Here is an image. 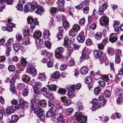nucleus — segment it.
Masks as SVG:
<instances>
[{"mask_svg":"<svg viewBox=\"0 0 123 123\" xmlns=\"http://www.w3.org/2000/svg\"><path fill=\"white\" fill-rule=\"evenodd\" d=\"M44 37L45 38H48L49 37L50 35V34L49 32V31L48 30L46 31L44 34Z\"/></svg>","mask_w":123,"mask_h":123,"instance_id":"nucleus-53","label":"nucleus"},{"mask_svg":"<svg viewBox=\"0 0 123 123\" xmlns=\"http://www.w3.org/2000/svg\"><path fill=\"white\" fill-rule=\"evenodd\" d=\"M83 115L82 113L80 111H78L75 113L74 116H75L76 118L77 119L78 117H80L82 116Z\"/></svg>","mask_w":123,"mask_h":123,"instance_id":"nucleus-35","label":"nucleus"},{"mask_svg":"<svg viewBox=\"0 0 123 123\" xmlns=\"http://www.w3.org/2000/svg\"><path fill=\"white\" fill-rule=\"evenodd\" d=\"M89 11V8L88 7H84L83 9V11L84 13L86 14L88 13Z\"/></svg>","mask_w":123,"mask_h":123,"instance_id":"nucleus-49","label":"nucleus"},{"mask_svg":"<svg viewBox=\"0 0 123 123\" xmlns=\"http://www.w3.org/2000/svg\"><path fill=\"white\" fill-rule=\"evenodd\" d=\"M5 46L7 47L6 51L10 52L11 50V47L10 45H8L7 44H5Z\"/></svg>","mask_w":123,"mask_h":123,"instance_id":"nucleus-55","label":"nucleus"},{"mask_svg":"<svg viewBox=\"0 0 123 123\" xmlns=\"http://www.w3.org/2000/svg\"><path fill=\"white\" fill-rule=\"evenodd\" d=\"M29 32V28L27 26H26L24 30V34L26 35H27Z\"/></svg>","mask_w":123,"mask_h":123,"instance_id":"nucleus-52","label":"nucleus"},{"mask_svg":"<svg viewBox=\"0 0 123 123\" xmlns=\"http://www.w3.org/2000/svg\"><path fill=\"white\" fill-rule=\"evenodd\" d=\"M92 77H87L85 80V81L86 84L90 83L92 81Z\"/></svg>","mask_w":123,"mask_h":123,"instance_id":"nucleus-41","label":"nucleus"},{"mask_svg":"<svg viewBox=\"0 0 123 123\" xmlns=\"http://www.w3.org/2000/svg\"><path fill=\"white\" fill-rule=\"evenodd\" d=\"M29 91L27 89H24L22 91V94L24 96H26L28 94Z\"/></svg>","mask_w":123,"mask_h":123,"instance_id":"nucleus-51","label":"nucleus"},{"mask_svg":"<svg viewBox=\"0 0 123 123\" xmlns=\"http://www.w3.org/2000/svg\"><path fill=\"white\" fill-rule=\"evenodd\" d=\"M123 102V99L121 97H118L117 100V102L118 104H120Z\"/></svg>","mask_w":123,"mask_h":123,"instance_id":"nucleus-54","label":"nucleus"},{"mask_svg":"<svg viewBox=\"0 0 123 123\" xmlns=\"http://www.w3.org/2000/svg\"><path fill=\"white\" fill-rule=\"evenodd\" d=\"M41 32L39 31H37L33 34L34 37L35 38H38L40 37L42 35Z\"/></svg>","mask_w":123,"mask_h":123,"instance_id":"nucleus-22","label":"nucleus"},{"mask_svg":"<svg viewBox=\"0 0 123 123\" xmlns=\"http://www.w3.org/2000/svg\"><path fill=\"white\" fill-rule=\"evenodd\" d=\"M101 89L99 87H97L95 88L94 89V92L96 95H97L100 91Z\"/></svg>","mask_w":123,"mask_h":123,"instance_id":"nucleus-44","label":"nucleus"},{"mask_svg":"<svg viewBox=\"0 0 123 123\" xmlns=\"http://www.w3.org/2000/svg\"><path fill=\"white\" fill-rule=\"evenodd\" d=\"M27 72L28 73L31 74L35 76L37 74V71L36 69L33 67H29L28 68Z\"/></svg>","mask_w":123,"mask_h":123,"instance_id":"nucleus-6","label":"nucleus"},{"mask_svg":"<svg viewBox=\"0 0 123 123\" xmlns=\"http://www.w3.org/2000/svg\"><path fill=\"white\" fill-rule=\"evenodd\" d=\"M45 46L49 49H50L51 46V43L48 41H46L45 42Z\"/></svg>","mask_w":123,"mask_h":123,"instance_id":"nucleus-38","label":"nucleus"},{"mask_svg":"<svg viewBox=\"0 0 123 123\" xmlns=\"http://www.w3.org/2000/svg\"><path fill=\"white\" fill-rule=\"evenodd\" d=\"M73 110L71 108H69L66 110V114L68 115H70L73 112Z\"/></svg>","mask_w":123,"mask_h":123,"instance_id":"nucleus-42","label":"nucleus"},{"mask_svg":"<svg viewBox=\"0 0 123 123\" xmlns=\"http://www.w3.org/2000/svg\"><path fill=\"white\" fill-rule=\"evenodd\" d=\"M62 29L61 27L60 26L59 28V33L57 34L56 36L57 37L58 40H60L62 39Z\"/></svg>","mask_w":123,"mask_h":123,"instance_id":"nucleus-32","label":"nucleus"},{"mask_svg":"<svg viewBox=\"0 0 123 123\" xmlns=\"http://www.w3.org/2000/svg\"><path fill=\"white\" fill-rule=\"evenodd\" d=\"M43 43V40L40 39H37L36 40V43L37 45H41Z\"/></svg>","mask_w":123,"mask_h":123,"instance_id":"nucleus-46","label":"nucleus"},{"mask_svg":"<svg viewBox=\"0 0 123 123\" xmlns=\"http://www.w3.org/2000/svg\"><path fill=\"white\" fill-rule=\"evenodd\" d=\"M55 57L61 58L62 57V47L58 48L55 50Z\"/></svg>","mask_w":123,"mask_h":123,"instance_id":"nucleus-10","label":"nucleus"},{"mask_svg":"<svg viewBox=\"0 0 123 123\" xmlns=\"http://www.w3.org/2000/svg\"><path fill=\"white\" fill-rule=\"evenodd\" d=\"M81 86L80 84L78 83L76 85H68L66 86V88L68 90V94L70 98H73L74 96L73 91L76 89H80Z\"/></svg>","mask_w":123,"mask_h":123,"instance_id":"nucleus-4","label":"nucleus"},{"mask_svg":"<svg viewBox=\"0 0 123 123\" xmlns=\"http://www.w3.org/2000/svg\"><path fill=\"white\" fill-rule=\"evenodd\" d=\"M22 43L24 45H26L30 44L29 38L27 37L25 38L22 41Z\"/></svg>","mask_w":123,"mask_h":123,"instance_id":"nucleus-18","label":"nucleus"},{"mask_svg":"<svg viewBox=\"0 0 123 123\" xmlns=\"http://www.w3.org/2000/svg\"><path fill=\"white\" fill-rule=\"evenodd\" d=\"M91 50L86 47H85L83 49L82 53L83 54H86L88 55L90 54L91 52Z\"/></svg>","mask_w":123,"mask_h":123,"instance_id":"nucleus-23","label":"nucleus"},{"mask_svg":"<svg viewBox=\"0 0 123 123\" xmlns=\"http://www.w3.org/2000/svg\"><path fill=\"white\" fill-rule=\"evenodd\" d=\"M100 21V24L102 25H107L109 23V19L107 16L102 17Z\"/></svg>","mask_w":123,"mask_h":123,"instance_id":"nucleus-7","label":"nucleus"},{"mask_svg":"<svg viewBox=\"0 0 123 123\" xmlns=\"http://www.w3.org/2000/svg\"><path fill=\"white\" fill-rule=\"evenodd\" d=\"M120 55H119L118 54H117L116 55L115 60V61L116 62L118 63L120 61L121 59Z\"/></svg>","mask_w":123,"mask_h":123,"instance_id":"nucleus-43","label":"nucleus"},{"mask_svg":"<svg viewBox=\"0 0 123 123\" xmlns=\"http://www.w3.org/2000/svg\"><path fill=\"white\" fill-rule=\"evenodd\" d=\"M54 114L53 112L49 110L48 111L46 114V116L47 117H51Z\"/></svg>","mask_w":123,"mask_h":123,"instance_id":"nucleus-40","label":"nucleus"},{"mask_svg":"<svg viewBox=\"0 0 123 123\" xmlns=\"http://www.w3.org/2000/svg\"><path fill=\"white\" fill-rule=\"evenodd\" d=\"M57 109V107L56 106L53 105L51 107L50 109L49 110L52 112H53L54 113H55Z\"/></svg>","mask_w":123,"mask_h":123,"instance_id":"nucleus-47","label":"nucleus"},{"mask_svg":"<svg viewBox=\"0 0 123 123\" xmlns=\"http://www.w3.org/2000/svg\"><path fill=\"white\" fill-rule=\"evenodd\" d=\"M88 71V69L86 67H82L80 69V73L83 75H85L87 74Z\"/></svg>","mask_w":123,"mask_h":123,"instance_id":"nucleus-16","label":"nucleus"},{"mask_svg":"<svg viewBox=\"0 0 123 123\" xmlns=\"http://www.w3.org/2000/svg\"><path fill=\"white\" fill-rule=\"evenodd\" d=\"M36 8H37V9L35 12L38 14H40L44 11L43 8L40 6H38L37 3L35 1H33L31 5L30 2L27 3L24 8V11L25 13L28 11L33 12Z\"/></svg>","mask_w":123,"mask_h":123,"instance_id":"nucleus-2","label":"nucleus"},{"mask_svg":"<svg viewBox=\"0 0 123 123\" xmlns=\"http://www.w3.org/2000/svg\"><path fill=\"white\" fill-rule=\"evenodd\" d=\"M103 10V9L101 7H100L98 10V13L100 15H101L104 12Z\"/></svg>","mask_w":123,"mask_h":123,"instance_id":"nucleus-62","label":"nucleus"},{"mask_svg":"<svg viewBox=\"0 0 123 123\" xmlns=\"http://www.w3.org/2000/svg\"><path fill=\"white\" fill-rule=\"evenodd\" d=\"M80 28V27L78 25L75 24L73 26V29L76 31H79Z\"/></svg>","mask_w":123,"mask_h":123,"instance_id":"nucleus-34","label":"nucleus"},{"mask_svg":"<svg viewBox=\"0 0 123 123\" xmlns=\"http://www.w3.org/2000/svg\"><path fill=\"white\" fill-rule=\"evenodd\" d=\"M25 86V84L23 83H19L18 85L19 89H21Z\"/></svg>","mask_w":123,"mask_h":123,"instance_id":"nucleus-64","label":"nucleus"},{"mask_svg":"<svg viewBox=\"0 0 123 123\" xmlns=\"http://www.w3.org/2000/svg\"><path fill=\"white\" fill-rule=\"evenodd\" d=\"M77 31L74 30L73 29L70 30L69 32V35L73 36L74 37L77 34Z\"/></svg>","mask_w":123,"mask_h":123,"instance_id":"nucleus-29","label":"nucleus"},{"mask_svg":"<svg viewBox=\"0 0 123 123\" xmlns=\"http://www.w3.org/2000/svg\"><path fill=\"white\" fill-rule=\"evenodd\" d=\"M89 58L88 55L82 53V56L80 58V60L81 61H83L86 59H87Z\"/></svg>","mask_w":123,"mask_h":123,"instance_id":"nucleus-28","label":"nucleus"},{"mask_svg":"<svg viewBox=\"0 0 123 123\" xmlns=\"http://www.w3.org/2000/svg\"><path fill=\"white\" fill-rule=\"evenodd\" d=\"M40 104L42 107H45L47 105L46 102L45 100H41L40 102Z\"/></svg>","mask_w":123,"mask_h":123,"instance_id":"nucleus-37","label":"nucleus"},{"mask_svg":"<svg viewBox=\"0 0 123 123\" xmlns=\"http://www.w3.org/2000/svg\"><path fill=\"white\" fill-rule=\"evenodd\" d=\"M14 111V109L13 108L11 107H8L6 110V113L9 114H11Z\"/></svg>","mask_w":123,"mask_h":123,"instance_id":"nucleus-25","label":"nucleus"},{"mask_svg":"<svg viewBox=\"0 0 123 123\" xmlns=\"http://www.w3.org/2000/svg\"><path fill=\"white\" fill-rule=\"evenodd\" d=\"M90 74L92 75L93 76H97L99 75L100 76H102V77H108V76L105 75H101L100 74V72L99 71L95 73L93 71H92L90 73Z\"/></svg>","mask_w":123,"mask_h":123,"instance_id":"nucleus-14","label":"nucleus"},{"mask_svg":"<svg viewBox=\"0 0 123 123\" xmlns=\"http://www.w3.org/2000/svg\"><path fill=\"white\" fill-rule=\"evenodd\" d=\"M77 39L78 41L81 42H83L85 40V37L84 32L82 31L78 35Z\"/></svg>","mask_w":123,"mask_h":123,"instance_id":"nucleus-8","label":"nucleus"},{"mask_svg":"<svg viewBox=\"0 0 123 123\" xmlns=\"http://www.w3.org/2000/svg\"><path fill=\"white\" fill-rule=\"evenodd\" d=\"M117 93L118 95L120 96L123 95V91L122 89H119L117 92Z\"/></svg>","mask_w":123,"mask_h":123,"instance_id":"nucleus-58","label":"nucleus"},{"mask_svg":"<svg viewBox=\"0 0 123 123\" xmlns=\"http://www.w3.org/2000/svg\"><path fill=\"white\" fill-rule=\"evenodd\" d=\"M64 45L65 47H68L69 46V44L70 42V40L67 37H65L64 39Z\"/></svg>","mask_w":123,"mask_h":123,"instance_id":"nucleus-20","label":"nucleus"},{"mask_svg":"<svg viewBox=\"0 0 123 123\" xmlns=\"http://www.w3.org/2000/svg\"><path fill=\"white\" fill-rule=\"evenodd\" d=\"M14 50L15 51H17L19 49L20 47L19 45L18 44H14L13 46Z\"/></svg>","mask_w":123,"mask_h":123,"instance_id":"nucleus-45","label":"nucleus"},{"mask_svg":"<svg viewBox=\"0 0 123 123\" xmlns=\"http://www.w3.org/2000/svg\"><path fill=\"white\" fill-rule=\"evenodd\" d=\"M16 37L17 40L18 41H20L21 40L22 38L21 35L19 33L17 34Z\"/></svg>","mask_w":123,"mask_h":123,"instance_id":"nucleus-50","label":"nucleus"},{"mask_svg":"<svg viewBox=\"0 0 123 123\" xmlns=\"http://www.w3.org/2000/svg\"><path fill=\"white\" fill-rule=\"evenodd\" d=\"M39 85L38 83H36L34 86L33 87L34 90V92H39L38 89L40 87H39Z\"/></svg>","mask_w":123,"mask_h":123,"instance_id":"nucleus-26","label":"nucleus"},{"mask_svg":"<svg viewBox=\"0 0 123 123\" xmlns=\"http://www.w3.org/2000/svg\"><path fill=\"white\" fill-rule=\"evenodd\" d=\"M12 121L14 123L16 122L18 119L17 116L16 115L12 116L11 117Z\"/></svg>","mask_w":123,"mask_h":123,"instance_id":"nucleus-36","label":"nucleus"},{"mask_svg":"<svg viewBox=\"0 0 123 123\" xmlns=\"http://www.w3.org/2000/svg\"><path fill=\"white\" fill-rule=\"evenodd\" d=\"M30 106V104L27 102L25 101L23 105V106H22V108L23 110L20 111L19 113V114L20 116L24 117L25 115V114L24 113V109L25 108H27L28 107Z\"/></svg>","mask_w":123,"mask_h":123,"instance_id":"nucleus-5","label":"nucleus"},{"mask_svg":"<svg viewBox=\"0 0 123 123\" xmlns=\"http://www.w3.org/2000/svg\"><path fill=\"white\" fill-rule=\"evenodd\" d=\"M50 11L51 13H55L57 12L60 11V9H57L56 8L51 7L50 9Z\"/></svg>","mask_w":123,"mask_h":123,"instance_id":"nucleus-30","label":"nucleus"},{"mask_svg":"<svg viewBox=\"0 0 123 123\" xmlns=\"http://www.w3.org/2000/svg\"><path fill=\"white\" fill-rule=\"evenodd\" d=\"M35 20H33V18L31 17H29L27 18L28 22L29 23L31 24L32 22H33Z\"/></svg>","mask_w":123,"mask_h":123,"instance_id":"nucleus-57","label":"nucleus"},{"mask_svg":"<svg viewBox=\"0 0 123 123\" xmlns=\"http://www.w3.org/2000/svg\"><path fill=\"white\" fill-rule=\"evenodd\" d=\"M92 103L94 104H96V105H93L92 106V110L94 111L95 108H96V109H98V108L97 107L96 105L98 106L99 105H101L102 104V103L100 102H98V100L96 99H94L92 101Z\"/></svg>","mask_w":123,"mask_h":123,"instance_id":"nucleus-13","label":"nucleus"},{"mask_svg":"<svg viewBox=\"0 0 123 123\" xmlns=\"http://www.w3.org/2000/svg\"><path fill=\"white\" fill-rule=\"evenodd\" d=\"M87 118L86 117L83 115L77 118V120L78 123H86Z\"/></svg>","mask_w":123,"mask_h":123,"instance_id":"nucleus-12","label":"nucleus"},{"mask_svg":"<svg viewBox=\"0 0 123 123\" xmlns=\"http://www.w3.org/2000/svg\"><path fill=\"white\" fill-rule=\"evenodd\" d=\"M41 54L44 55V57L42 60V61L44 63L45 62H48L47 65L48 67L50 68L52 67L53 65V62L52 60H50L49 57L50 56L52 55L51 53L43 50H42L41 52Z\"/></svg>","mask_w":123,"mask_h":123,"instance_id":"nucleus-3","label":"nucleus"},{"mask_svg":"<svg viewBox=\"0 0 123 123\" xmlns=\"http://www.w3.org/2000/svg\"><path fill=\"white\" fill-rule=\"evenodd\" d=\"M21 105L20 104H18L16 105L15 106V110H17L19 109L20 108H22V107H21Z\"/></svg>","mask_w":123,"mask_h":123,"instance_id":"nucleus-63","label":"nucleus"},{"mask_svg":"<svg viewBox=\"0 0 123 123\" xmlns=\"http://www.w3.org/2000/svg\"><path fill=\"white\" fill-rule=\"evenodd\" d=\"M104 45L102 43H98V48L99 49H102L104 47Z\"/></svg>","mask_w":123,"mask_h":123,"instance_id":"nucleus-59","label":"nucleus"},{"mask_svg":"<svg viewBox=\"0 0 123 123\" xmlns=\"http://www.w3.org/2000/svg\"><path fill=\"white\" fill-rule=\"evenodd\" d=\"M102 54V52L99 50L94 51L93 54L95 57L98 58L100 57Z\"/></svg>","mask_w":123,"mask_h":123,"instance_id":"nucleus-15","label":"nucleus"},{"mask_svg":"<svg viewBox=\"0 0 123 123\" xmlns=\"http://www.w3.org/2000/svg\"><path fill=\"white\" fill-rule=\"evenodd\" d=\"M15 69V67L12 65H9L8 68V70L10 71H13Z\"/></svg>","mask_w":123,"mask_h":123,"instance_id":"nucleus-39","label":"nucleus"},{"mask_svg":"<svg viewBox=\"0 0 123 123\" xmlns=\"http://www.w3.org/2000/svg\"><path fill=\"white\" fill-rule=\"evenodd\" d=\"M102 33L100 31H98L95 35V37L96 39L99 40L100 39L102 35Z\"/></svg>","mask_w":123,"mask_h":123,"instance_id":"nucleus-21","label":"nucleus"},{"mask_svg":"<svg viewBox=\"0 0 123 123\" xmlns=\"http://www.w3.org/2000/svg\"><path fill=\"white\" fill-rule=\"evenodd\" d=\"M62 102H63L64 105L66 106L70 104L68 102L67 98L66 96L62 97Z\"/></svg>","mask_w":123,"mask_h":123,"instance_id":"nucleus-24","label":"nucleus"},{"mask_svg":"<svg viewBox=\"0 0 123 123\" xmlns=\"http://www.w3.org/2000/svg\"><path fill=\"white\" fill-rule=\"evenodd\" d=\"M25 0H19V4L17 6L18 10L20 11H22L23 10V5L25 3Z\"/></svg>","mask_w":123,"mask_h":123,"instance_id":"nucleus-9","label":"nucleus"},{"mask_svg":"<svg viewBox=\"0 0 123 123\" xmlns=\"http://www.w3.org/2000/svg\"><path fill=\"white\" fill-rule=\"evenodd\" d=\"M123 71L122 70H119V73L116 75V77L123 76Z\"/></svg>","mask_w":123,"mask_h":123,"instance_id":"nucleus-56","label":"nucleus"},{"mask_svg":"<svg viewBox=\"0 0 123 123\" xmlns=\"http://www.w3.org/2000/svg\"><path fill=\"white\" fill-rule=\"evenodd\" d=\"M45 96L47 98L51 99H53L54 98V94L52 92H47L45 94Z\"/></svg>","mask_w":123,"mask_h":123,"instance_id":"nucleus-17","label":"nucleus"},{"mask_svg":"<svg viewBox=\"0 0 123 123\" xmlns=\"http://www.w3.org/2000/svg\"><path fill=\"white\" fill-rule=\"evenodd\" d=\"M60 74L58 71H56L54 72L51 75V77H60Z\"/></svg>","mask_w":123,"mask_h":123,"instance_id":"nucleus-33","label":"nucleus"},{"mask_svg":"<svg viewBox=\"0 0 123 123\" xmlns=\"http://www.w3.org/2000/svg\"><path fill=\"white\" fill-rule=\"evenodd\" d=\"M38 22L37 20H35L30 24L31 28L33 29L35 27V25H37L38 24Z\"/></svg>","mask_w":123,"mask_h":123,"instance_id":"nucleus-31","label":"nucleus"},{"mask_svg":"<svg viewBox=\"0 0 123 123\" xmlns=\"http://www.w3.org/2000/svg\"><path fill=\"white\" fill-rule=\"evenodd\" d=\"M48 87L49 90L52 91H55L57 88L56 86L54 85H51Z\"/></svg>","mask_w":123,"mask_h":123,"instance_id":"nucleus-27","label":"nucleus"},{"mask_svg":"<svg viewBox=\"0 0 123 123\" xmlns=\"http://www.w3.org/2000/svg\"><path fill=\"white\" fill-rule=\"evenodd\" d=\"M30 77H23L22 79L23 80L26 82H28L30 81Z\"/></svg>","mask_w":123,"mask_h":123,"instance_id":"nucleus-60","label":"nucleus"},{"mask_svg":"<svg viewBox=\"0 0 123 123\" xmlns=\"http://www.w3.org/2000/svg\"><path fill=\"white\" fill-rule=\"evenodd\" d=\"M62 25L63 28L65 30L69 28V24L67 20H65L63 21Z\"/></svg>","mask_w":123,"mask_h":123,"instance_id":"nucleus-19","label":"nucleus"},{"mask_svg":"<svg viewBox=\"0 0 123 123\" xmlns=\"http://www.w3.org/2000/svg\"><path fill=\"white\" fill-rule=\"evenodd\" d=\"M57 123H62V116L60 114L59 116L57 118Z\"/></svg>","mask_w":123,"mask_h":123,"instance_id":"nucleus-61","label":"nucleus"},{"mask_svg":"<svg viewBox=\"0 0 123 123\" xmlns=\"http://www.w3.org/2000/svg\"><path fill=\"white\" fill-rule=\"evenodd\" d=\"M117 39L116 34L115 33L111 34L109 37V40L112 43L116 42L117 41Z\"/></svg>","mask_w":123,"mask_h":123,"instance_id":"nucleus-11","label":"nucleus"},{"mask_svg":"<svg viewBox=\"0 0 123 123\" xmlns=\"http://www.w3.org/2000/svg\"><path fill=\"white\" fill-rule=\"evenodd\" d=\"M104 94L106 97H109L111 95L110 91L108 90H105L104 92Z\"/></svg>","mask_w":123,"mask_h":123,"instance_id":"nucleus-48","label":"nucleus"},{"mask_svg":"<svg viewBox=\"0 0 123 123\" xmlns=\"http://www.w3.org/2000/svg\"><path fill=\"white\" fill-rule=\"evenodd\" d=\"M39 92H34L33 96L34 98L31 101V110L33 111L34 113L37 114V116L42 120H44L45 118L43 109L39 107V98L40 97Z\"/></svg>","mask_w":123,"mask_h":123,"instance_id":"nucleus-1","label":"nucleus"}]
</instances>
